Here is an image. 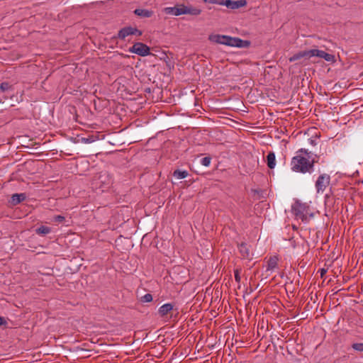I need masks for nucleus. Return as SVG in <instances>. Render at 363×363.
I'll return each instance as SVG.
<instances>
[{"mask_svg":"<svg viewBox=\"0 0 363 363\" xmlns=\"http://www.w3.org/2000/svg\"><path fill=\"white\" fill-rule=\"evenodd\" d=\"M163 12L167 15L170 16H180L182 15V9L177 6L174 7H165L163 9Z\"/></svg>","mask_w":363,"mask_h":363,"instance_id":"nucleus-11","label":"nucleus"},{"mask_svg":"<svg viewBox=\"0 0 363 363\" xmlns=\"http://www.w3.org/2000/svg\"><path fill=\"white\" fill-rule=\"evenodd\" d=\"M329 260L328 257L325 255H323V258L321 259L322 262H325V263L327 262V263H329Z\"/></svg>","mask_w":363,"mask_h":363,"instance_id":"nucleus-32","label":"nucleus"},{"mask_svg":"<svg viewBox=\"0 0 363 363\" xmlns=\"http://www.w3.org/2000/svg\"><path fill=\"white\" fill-rule=\"evenodd\" d=\"M291 210L296 218L301 219L302 221H307L308 218L313 216V214L310 212L309 206L306 203L296 201L292 205Z\"/></svg>","mask_w":363,"mask_h":363,"instance_id":"nucleus-4","label":"nucleus"},{"mask_svg":"<svg viewBox=\"0 0 363 363\" xmlns=\"http://www.w3.org/2000/svg\"><path fill=\"white\" fill-rule=\"evenodd\" d=\"M172 309L173 306L171 303H165L159 308L158 313L161 316H164Z\"/></svg>","mask_w":363,"mask_h":363,"instance_id":"nucleus-17","label":"nucleus"},{"mask_svg":"<svg viewBox=\"0 0 363 363\" xmlns=\"http://www.w3.org/2000/svg\"><path fill=\"white\" fill-rule=\"evenodd\" d=\"M125 242L128 244V246H130V245H132V246H133V245H132V242H131L130 240H128V239H125Z\"/></svg>","mask_w":363,"mask_h":363,"instance_id":"nucleus-34","label":"nucleus"},{"mask_svg":"<svg viewBox=\"0 0 363 363\" xmlns=\"http://www.w3.org/2000/svg\"><path fill=\"white\" fill-rule=\"evenodd\" d=\"M329 260V263H327V262L325 263V266L331 267L333 263L335 260L337 259V257L340 256L339 251H337V253L335 251H331L330 253L325 255Z\"/></svg>","mask_w":363,"mask_h":363,"instance_id":"nucleus-14","label":"nucleus"},{"mask_svg":"<svg viewBox=\"0 0 363 363\" xmlns=\"http://www.w3.org/2000/svg\"><path fill=\"white\" fill-rule=\"evenodd\" d=\"M191 337H189V336H188V337H187V338H189V341H191Z\"/></svg>","mask_w":363,"mask_h":363,"instance_id":"nucleus-37","label":"nucleus"},{"mask_svg":"<svg viewBox=\"0 0 363 363\" xmlns=\"http://www.w3.org/2000/svg\"><path fill=\"white\" fill-rule=\"evenodd\" d=\"M134 13L135 15L143 18H150L153 14V12L152 11L142 9H135L134 11Z\"/></svg>","mask_w":363,"mask_h":363,"instance_id":"nucleus-15","label":"nucleus"},{"mask_svg":"<svg viewBox=\"0 0 363 363\" xmlns=\"http://www.w3.org/2000/svg\"><path fill=\"white\" fill-rule=\"evenodd\" d=\"M187 175H188L187 172H186V171H183V179H184V178H185V177H187Z\"/></svg>","mask_w":363,"mask_h":363,"instance_id":"nucleus-35","label":"nucleus"},{"mask_svg":"<svg viewBox=\"0 0 363 363\" xmlns=\"http://www.w3.org/2000/svg\"><path fill=\"white\" fill-rule=\"evenodd\" d=\"M329 267H328V266H325V265H324V267H323V268H321V269H320L318 270V272H319V273H320V277H321V278H323V277H324V276H325V274L327 273V272H328V270Z\"/></svg>","mask_w":363,"mask_h":363,"instance_id":"nucleus-24","label":"nucleus"},{"mask_svg":"<svg viewBox=\"0 0 363 363\" xmlns=\"http://www.w3.org/2000/svg\"><path fill=\"white\" fill-rule=\"evenodd\" d=\"M278 255L271 256L267 260L266 272L272 273L278 267Z\"/></svg>","mask_w":363,"mask_h":363,"instance_id":"nucleus-9","label":"nucleus"},{"mask_svg":"<svg viewBox=\"0 0 363 363\" xmlns=\"http://www.w3.org/2000/svg\"><path fill=\"white\" fill-rule=\"evenodd\" d=\"M309 142H310V144L312 145H316L315 141L314 140H313V139H310Z\"/></svg>","mask_w":363,"mask_h":363,"instance_id":"nucleus-33","label":"nucleus"},{"mask_svg":"<svg viewBox=\"0 0 363 363\" xmlns=\"http://www.w3.org/2000/svg\"><path fill=\"white\" fill-rule=\"evenodd\" d=\"M174 177L177 179H182V170L177 169L174 172Z\"/></svg>","mask_w":363,"mask_h":363,"instance_id":"nucleus-27","label":"nucleus"},{"mask_svg":"<svg viewBox=\"0 0 363 363\" xmlns=\"http://www.w3.org/2000/svg\"><path fill=\"white\" fill-rule=\"evenodd\" d=\"M352 348L357 352H363V342H355L352 345Z\"/></svg>","mask_w":363,"mask_h":363,"instance_id":"nucleus-21","label":"nucleus"},{"mask_svg":"<svg viewBox=\"0 0 363 363\" xmlns=\"http://www.w3.org/2000/svg\"><path fill=\"white\" fill-rule=\"evenodd\" d=\"M92 188L101 192L106 191L113 185L112 176L107 172H101L96 174L91 183Z\"/></svg>","mask_w":363,"mask_h":363,"instance_id":"nucleus-3","label":"nucleus"},{"mask_svg":"<svg viewBox=\"0 0 363 363\" xmlns=\"http://www.w3.org/2000/svg\"><path fill=\"white\" fill-rule=\"evenodd\" d=\"M82 141L85 143H91L95 141L94 136H89L86 138H82Z\"/></svg>","mask_w":363,"mask_h":363,"instance_id":"nucleus-25","label":"nucleus"},{"mask_svg":"<svg viewBox=\"0 0 363 363\" xmlns=\"http://www.w3.org/2000/svg\"><path fill=\"white\" fill-rule=\"evenodd\" d=\"M235 279L237 282L240 281V277L238 270L235 271Z\"/></svg>","mask_w":363,"mask_h":363,"instance_id":"nucleus-29","label":"nucleus"},{"mask_svg":"<svg viewBox=\"0 0 363 363\" xmlns=\"http://www.w3.org/2000/svg\"><path fill=\"white\" fill-rule=\"evenodd\" d=\"M9 84L8 83H1L0 85V88L2 91H5L8 89Z\"/></svg>","mask_w":363,"mask_h":363,"instance_id":"nucleus-30","label":"nucleus"},{"mask_svg":"<svg viewBox=\"0 0 363 363\" xmlns=\"http://www.w3.org/2000/svg\"><path fill=\"white\" fill-rule=\"evenodd\" d=\"M208 40L212 43L235 48H247L250 45L247 40L225 35L211 34L208 36Z\"/></svg>","mask_w":363,"mask_h":363,"instance_id":"nucleus-2","label":"nucleus"},{"mask_svg":"<svg viewBox=\"0 0 363 363\" xmlns=\"http://www.w3.org/2000/svg\"><path fill=\"white\" fill-rule=\"evenodd\" d=\"M308 58L312 57H318L324 59L327 62H333L335 61V56L333 55L325 52L323 50L318 49H311L308 50Z\"/></svg>","mask_w":363,"mask_h":363,"instance_id":"nucleus-6","label":"nucleus"},{"mask_svg":"<svg viewBox=\"0 0 363 363\" xmlns=\"http://www.w3.org/2000/svg\"><path fill=\"white\" fill-rule=\"evenodd\" d=\"M26 198L25 194H14L12 195L10 202L12 205L16 206L23 201Z\"/></svg>","mask_w":363,"mask_h":363,"instance_id":"nucleus-12","label":"nucleus"},{"mask_svg":"<svg viewBox=\"0 0 363 363\" xmlns=\"http://www.w3.org/2000/svg\"><path fill=\"white\" fill-rule=\"evenodd\" d=\"M302 57H308V50L300 51L298 53L294 54L289 58L290 62H294L298 60Z\"/></svg>","mask_w":363,"mask_h":363,"instance_id":"nucleus-19","label":"nucleus"},{"mask_svg":"<svg viewBox=\"0 0 363 363\" xmlns=\"http://www.w3.org/2000/svg\"><path fill=\"white\" fill-rule=\"evenodd\" d=\"M201 11L199 8L189 7L183 5V14H190L193 16H198L201 13Z\"/></svg>","mask_w":363,"mask_h":363,"instance_id":"nucleus-13","label":"nucleus"},{"mask_svg":"<svg viewBox=\"0 0 363 363\" xmlns=\"http://www.w3.org/2000/svg\"><path fill=\"white\" fill-rule=\"evenodd\" d=\"M211 158L209 157H203L201 160V164L205 167H208L211 164Z\"/></svg>","mask_w":363,"mask_h":363,"instance_id":"nucleus-23","label":"nucleus"},{"mask_svg":"<svg viewBox=\"0 0 363 363\" xmlns=\"http://www.w3.org/2000/svg\"><path fill=\"white\" fill-rule=\"evenodd\" d=\"M130 51L140 56L145 57L150 54V48L144 43H136L130 49Z\"/></svg>","mask_w":363,"mask_h":363,"instance_id":"nucleus-7","label":"nucleus"},{"mask_svg":"<svg viewBox=\"0 0 363 363\" xmlns=\"http://www.w3.org/2000/svg\"><path fill=\"white\" fill-rule=\"evenodd\" d=\"M188 352L186 351V349L184 350V351H183V354H188Z\"/></svg>","mask_w":363,"mask_h":363,"instance_id":"nucleus-36","label":"nucleus"},{"mask_svg":"<svg viewBox=\"0 0 363 363\" xmlns=\"http://www.w3.org/2000/svg\"><path fill=\"white\" fill-rule=\"evenodd\" d=\"M317 155L313 157L311 152L306 148H301L296 152L290 162L291 169L297 173L311 174L314 170V164L317 162Z\"/></svg>","mask_w":363,"mask_h":363,"instance_id":"nucleus-1","label":"nucleus"},{"mask_svg":"<svg viewBox=\"0 0 363 363\" xmlns=\"http://www.w3.org/2000/svg\"><path fill=\"white\" fill-rule=\"evenodd\" d=\"M6 324L7 322L6 319L4 317L0 316V325H6Z\"/></svg>","mask_w":363,"mask_h":363,"instance_id":"nucleus-31","label":"nucleus"},{"mask_svg":"<svg viewBox=\"0 0 363 363\" xmlns=\"http://www.w3.org/2000/svg\"><path fill=\"white\" fill-rule=\"evenodd\" d=\"M136 34L140 35L142 33L135 28H133L130 26L125 27L119 30L118 33V38L121 40H124L128 35Z\"/></svg>","mask_w":363,"mask_h":363,"instance_id":"nucleus-8","label":"nucleus"},{"mask_svg":"<svg viewBox=\"0 0 363 363\" xmlns=\"http://www.w3.org/2000/svg\"><path fill=\"white\" fill-rule=\"evenodd\" d=\"M330 182V177L326 173L321 174L318 176L315 184V189L317 194H323Z\"/></svg>","mask_w":363,"mask_h":363,"instance_id":"nucleus-5","label":"nucleus"},{"mask_svg":"<svg viewBox=\"0 0 363 363\" xmlns=\"http://www.w3.org/2000/svg\"><path fill=\"white\" fill-rule=\"evenodd\" d=\"M152 301V296L150 294H146L141 297V301L143 303H148Z\"/></svg>","mask_w":363,"mask_h":363,"instance_id":"nucleus-22","label":"nucleus"},{"mask_svg":"<svg viewBox=\"0 0 363 363\" xmlns=\"http://www.w3.org/2000/svg\"><path fill=\"white\" fill-rule=\"evenodd\" d=\"M267 163L269 168L274 169L275 167L276 157L275 154L273 152H270L268 153L267 156Z\"/></svg>","mask_w":363,"mask_h":363,"instance_id":"nucleus-16","label":"nucleus"},{"mask_svg":"<svg viewBox=\"0 0 363 363\" xmlns=\"http://www.w3.org/2000/svg\"><path fill=\"white\" fill-rule=\"evenodd\" d=\"M54 220L57 222H62L65 220V217L62 216H57L54 218Z\"/></svg>","mask_w":363,"mask_h":363,"instance_id":"nucleus-28","label":"nucleus"},{"mask_svg":"<svg viewBox=\"0 0 363 363\" xmlns=\"http://www.w3.org/2000/svg\"><path fill=\"white\" fill-rule=\"evenodd\" d=\"M241 258L250 261L253 259L254 253L253 251H240Z\"/></svg>","mask_w":363,"mask_h":363,"instance_id":"nucleus-20","label":"nucleus"},{"mask_svg":"<svg viewBox=\"0 0 363 363\" xmlns=\"http://www.w3.org/2000/svg\"><path fill=\"white\" fill-rule=\"evenodd\" d=\"M35 233L39 235H46L51 233L52 230L50 227L45 225H40L35 230Z\"/></svg>","mask_w":363,"mask_h":363,"instance_id":"nucleus-18","label":"nucleus"},{"mask_svg":"<svg viewBox=\"0 0 363 363\" xmlns=\"http://www.w3.org/2000/svg\"><path fill=\"white\" fill-rule=\"evenodd\" d=\"M225 0H209L210 3L219 5H225Z\"/></svg>","mask_w":363,"mask_h":363,"instance_id":"nucleus-26","label":"nucleus"},{"mask_svg":"<svg viewBox=\"0 0 363 363\" xmlns=\"http://www.w3.org/2000/svg\"><path fill=\"white\" fill-rule=\"evenodd\" d=\"M246 4V1L244 0L240 1H231V0H225V6L228 8L235 9H238L240 7L244 6Z\"/></svg>","mask_w":363,"mask_h":363,"instance_id":"nucleus-10","label":"nucleus"}]
</instances>
